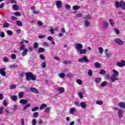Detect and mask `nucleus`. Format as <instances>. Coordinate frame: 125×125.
Wrapping results in <instances>:
<instances>
[{
  "label": "nucleus",
  "mask_w": 125,
  "mask_h": 125,
  "mask_svg": "<svg viewBox=\"0 0 125 125\" xmlns=\"http://www.w3.org/2000/svg\"><path fill=\"white\" fill-rule=\"evenodd\" d=\"M26 80L27 81H36L37 77L35 75H33L32 73H25Z\"/></svg>",
  "instance_id": "1"
},
{
  "label": "nucleus",
  "mask_w": 125,
  "mask_h": 125,
  "mask_svg": "<svg viewBox=\"0 0 125 125\" xmlns=\"http://www.w3.org/2000/svg\"><path fill=\"white\" fill-rule=\"evenodd\" d=\"M115 5L117 8L121 7L123 10H125V2L124 1H121L120 2L117 1L115 2Z\"/></svg>",
  "instance_id": "2"
},
{
  "label": "nucleus",
  "mask_w": 125,
  "mask_h": 125,
  "mask_svg": "<svg viewBox=\"0 0 125 125\" xmlns=\"http://www.w3.org/2000/svg\"><path fill=\"white\" fill-rule=\"evenodd\" d=\"M115 42L118 44V45H123L124 42V41H122L120 38H116L114 40Z\"/></svg>",
  "instance_id": "3"
},
{
  "label": "nucleus",
  "mask_w": 125,
  "mask_h": 125,
  "mask_svg": "<svg viewBox=\"0 0 125 125\" xmlns=\"http://www.w3.org/2000/svg\"><path fill=\"white\" fill-rule=\"evenodd\" d=\"M78 61L79 62H83H83H85V63H88L89 62V61H88V59H87V57L86 56H84L83 58H80L78 60Z\"/></svg>",
  "instance_id": "4"
},
{
  "label": "nucleus",
  "mask_w": 125,
  "mask_h": 125,
  "mask_svg": "<svg viewBox=\"0 0 125 125\" xmlns=\"http://www.w3.org/2000/svg\"><path fill=\"white\" fill-rule=\"evenodd\" d=\"M75 47L76 49L77 50V51H79L80 49H82V48L83 47V44L80 43H77L75 45Z\"/></svg>",
  "instance_id": "5"
},
{
  "label": "nucleus",
  "mask_w": 125,
  "mask_h": 125,
  "mask_svg": "<svg viewBox=\"0 0 125 125\" xmlns=\"http://www.w3.org/2000/svg\"><path fill=\"white\" fill-rule=\"evenodd\" d=\"M116 66L118 67H124L125 66V61H121V62H118L116 63Z\"/></svg>",
  "instance_id": "6"
},
{
  "label": "nucleus",
  "mask_w": 125,
  "mask_h": 125,
  "mask_svg": "<svg viewBox=\"0 0 125 125\" xmlns=\"http://www.w3.org/2000/svg\"><path fill=\"white\" fill-rule=\"evenodd\" d=\"M0 74L3 77L6 76V72H5V69H4V68L0 69Z\"/></svg>",
  "instance_id": "7"
},
{
  "label": "nucleus",
  "mask_w": 125,
  "mask_h": 125,
  "mask_svg": "<svg viewBox=\"0 0 125 125\" xmlns=\"http://www.w3.org/2000/svg\"><path fill=\"white\" fill-rule=\"evenodd\" d=\"M119 79L118 78L117 76H115L114 75H111L110 77V81L112 83H115L116 81H118Z\"/></svg>",
  "instance_id": "8"
},
{
  "label": "nucleus",
  "mask_w": 125,
  "mask_h": 125,
  "mask_svg": "<svg viewBox=\"0 0 125 125\" xmlns=\"http://www.w3.org/2000/svg\"><path fill=\"white\" fill-rule=\"evenodd\" d=\"M108 26H109V23L107 21H104L103 22V27L104 29H108Z\"/></svg>",
  "instance_id": "9"
},
{
  "label": "nucleus",
  "mask_w": 125,
  "mask_h": 125,
  "mask_svg": "<svg viewBox=\"0 0 125 125\" xmlns=\"http://www.w3.org/2000/svg\"><path fill=\"white\" fill-rule=\"evenodd\" d=\"M80 107H81L82 109H85V108L87 107V104L85 102H82L81 103Z\"/></svg>",
  "instance_id": "10"
},
{
  "label": "nucleus",
  "mask_w": 125,
  "mask_h": 125,
  "mask_svg": "<svg viewBox=\"0 0 125 125\" xmlns=\"http://www.w3.org/2000/svg\"><path fill=\"white\" fill-rule=\"evenodd\" d=\"M78 52L79 54H84L87 52V50H86V49L82 48L78 51Z\"/></svg>",
  "instance_id": "11"
},
{
  "label": "nucleus",
  "mask_w": 125,
  "mask_h": 125,
  "mask_svg": "<svg viewBox=\"0 0 125 125\" xmlns=\"http://www.w3.org/2000/svg\"><path fill=\"white\" fill-rule=\"evenodd\" d=\"M119 118L122 119L124 116V110H120L118 112Z\"/></svg>",
  "instance_id": "12"
},
{
  "label": "nucleus",
  "mask_w": 125,
  "mask_h": 125,
  "mask_svg": "<svg viewBox=\"0 0 125 125\" xmlns=\"http://www.w3.org/2000/svg\"><path fill=\"white\" fill-rule=\"evenodd\" d=\"M56 6L57 8H61V7H62V3L61 2V1H56Z\"/></svg>",
  "instance_id": "13"
},
{
  "label": "nucleus",
  "mask_w": 125,
  "mask_h": 125,
  "mask_svg": "<svg viewBox=\"0 0 125 125\" xmlns=\"http://www.w3.org/2000/svg\"><path fill=\"white\" fill-rule=\"evenodd\" d=\"M30 91H32V92H34V93H39V90H38V89L35 87H31L30 88Z\"/></svg>",
  "instance_id": "14"
},
{
  "label": "nucleus",
  "mask_w": 125,
  "mask_h": 125,
  "mask_svg": "<svg viewBox=\"0 0 125 125\" xmlns=\"http://www.w3.org/2000/svg\"><path fill=\"white\" fill-rule=\"evenodd\" d=\"M112 72L113 73V74L112 76H115V77H118V76L120 75V73L119 72L115 69L112 70Z\"/></svg>",
  "instance_id": "15"
},
{
  "label": "nucleus",
  "mask_w": 125,
  "mask_h": 125,
  "mask_svg": "<svg viewBox=\"0 0 125 125\" xmlns=\"http://www.w3.org/2000/svg\"><path fill=\"white\" fill-rule=\"evenodd\" d=\"M84 26L86 27H89L90 26V22L88 21H84Z\"/></svg>",
  "instance_id": "16"
},
{
  "label": "nucleus",
  "mask_w": 125,
  "mask_h": 125,
  "mask_svg": "<svg viewBox=\"0 0 125 125\" xmlns=\"http://www.w3.org/2000/svg\"><path fill=\"white\" fill-rule=\"evenodd\" d=\"M75 111H76V108L72 107L70 109L69 113L71 114V115H74V114H75Z\"/></svg>",
  "instance_id": "17"
},
{
  "label": "nucleus",
  "mask_w": 125,
  "mask_h": 125,
  "mask_svg": "<svg viewBox=\"0 0 125 125\" xmlns=\"http://www.w3.org/2000/svg\"><path fill=\"white\" fill-rule=\"evenodd\" d=\"M20 103H21V104H23V105H25V104H27V103H28V100L25 99H21L20 101Z\"/></svg>",
  "instance_id": "18"
},
{
  "label": "nucleus",
  "mask_w": 125,
  "mask_h": 125,
  "mask_svg": "<svg viewBox=\"0 0 125 125\" xmlns=\"http://www.w3.org/2000/svg\"><path fill=\"white\" fill-rule=\"evenodd\" d=\"M83 19H84L85 21L90 20L91 19V17L89 15H87L83 17Z\"/></svg>",
  "instance_id": "19"
},
{
  "label": "nucleus",
  "mask_w": 125,
  "mask_h": 125,
  "mask_svg": "<svg viewBox=\"0 0 125 125\" xmlns=\"http://www.w3.org/2000/svg\"><path fill=\"white\" fill-rule=\"evenodd\" d=\"M51 110V108H50L49 107H47L45 108V109L44 110V112L46 114H49V113H50Z\"/></svg>",
  "instance_id": "20"
},
{
  "label": "nucleus",
  "mask_w": 125,
  "mask_h": 125,
  "mask_svg": "<svg viewBox=\"0 0 125 125\" xmlns=\"http://www.w3.org/2000/svg\"><path fill=\"white\" fill-rule=\"evenodd\" d=\"M13 10H19L20 9L19 5L14 4V5H13Z\"/></svg>",
  "instance_id": "21"
},
{
  "label": "nucleus",
  "mask_w": 125,
  "mask_h": 125,
  "mask_svg": "<svg viewBox=\"0 0 125 125\" xmlns=\"http://www.w3.org/2000/svg\"><path fill=\"white\" fill-rule=\"evenodd\" d=\"M28 53V49H24L23 52H22L21 54L22 55L24 56H26Z\"/></svg>",
  "instance_id": "22"
},
{
  "label": "nucleus",
  "mask_w": 125,
  "mask_h": 125,
  "mask_svg": "<svg viewBox=\"0 0 125 125\" xmlns=\"http://www.w3.org/2000/svg\"><path fill=\"white\" fill-rule=\"evenodd\" d=\"M102 81V78H96L95 82L96 83H101Z\"/></svg>",
  "instance_id": "23"
},
{
  "label": "nucleus",
  "mask_w": 125,
  "mask_h": 125,
  "mask_svg": "<svg viewBox=\"0 0 125 125\" xmlns=\"http://www.w3.org/2000/svg\"><path fill=\"white\" fill-rule=\"evenodd\" d=\"M118 105L120 108H125V104L124 103H118Z\"/></svg>",
  "instance_id": "24"
},
{
  "label": "nucleus",
  "mask_w": 125,
  "mask_h": 125,
  "mask_svg": "<svg viewBox=\"0 0 125 125\" xmlns=\"http://www.w3.org/2000/svg\"><path fill=\"white\" fill-rule=\"evenodd\" d=\"M94 66H95V68L101 67V64L98 62H96L94 64Z\"/></svg>",
  "instance_id": "25"
},
{
  "label": "nucleus",
  "mask_w": 125,
  "mask_h": 125,
  "mask_svg": "<svg viewBox=\"0 0 125 125\" xmlns=\"http://www.w3.org/2000/svg\"><path fill=\"white\" fill-rule=\"evenodd\" d=\"M58 91H59L60 93L62 94L64 93V88L63 87H59L58 89Z\"/></svg>",
  "instance_id": "26"
},
{
  "label": "nucleus",
  "mask_w": 125,
  "mask_h": 125,
  "mask_svg": "<svg viewBox=\"0 0 125 125\" xmlns=\"http://www.w3.org/2000/svg\"><path fill=\"white\" fill-rule=\"evenodd\" d=\"M29 107H31V104H28L22 108L23 111H26V110H27V108Z\"/></svg>",
  "instance_id": "27"
},
{
  "label": "nucleus",
  "mask_w": 125,
  "mask_h": 125,
  "mask_svg": "<svg viewBox=\"0 0 125 125\" xmlns=\"http://www.w3.org/2000/svg\"><path fill=\"white\" fill-rule=\"evenodd\" d=\"M54 31H58V28L57 27L54 29H53V28H51L50 33L52 34V35L54 34Z\"/></svg>",
  "instance_id": "28"
},
{
  "label": "nucleus",
  "mask_w": 125,
  "mask_h": 125,
  "mask_svg": "<svg viewBox=\"0 0 125 125\" xmlns=\"http://www.w3.org/2000/svg\"><path fill=\"white\" fill-rule=\"evenodd\" d=\"M107 84H108V83H107V82L104 81L101 83V86L102 87H104V86H106V85H107Z\"/></svg>",
  "instance_id": "29"
},
{
  "label": "nucleus",
  "mask_w": 125,
  "mask_h": 125,
  "mask_svg": "<svg viewBox=\"0 0 125 125\" xmlns=\"http://www.w3.org/2000/svg\"><path fill=\"white\" fill-rule=\"evenodd\" d=\"M34 48L35 49H37V48H39V43L35 42L34 43V46H33Z\"/></svg>",
  "instance_id": "30"
},
{
  "label": "nucleus",
  "mask_w": 125,
  "mask_h": 125,
  "mask_svg": "<svg viewBox=\"0 0 125 125\" xmlns=\"http://www.w3.org/2000/svg\"><path fill=\"white\" fill-rule=\"evenodd\" d=\"M47 106V105L45 104H42L40 106V110H42V109H44V108H46Z\"/></svg>",
  "instance_id": "31"
},
{
  "label": "nucleus",
  "mask_w": 125,
  "mask_h": 125,
  "mask_svg": "<svg viewBox=\"0 0 125 125\" xmlns=\"http://www.w3.org/2000/svg\"><path fill=\"white\" fill-rule=\"evenodd\" d=\"M44 51H45V50L43 48H39L38 49V52L39 53H42V52H44Z\"/></svg>",
  "instance_id": "32"
},
{
  "label": "nucleus",
  "mask_w": 125,
  "mask_h": 125,
  "mask_svg": "<svg viewBox=\"0 0 125 125\" xmlns=\"http://www.w3.org/2000/svg\"><path fill=\"white\" fill-rule=\"evenodd\" d=\"M23 96H24V92H20L19 94V98L21 99V98H23Z\"/></svg>",
  "instance_id": "33"
},
{
  "label": "nucleus",
  "mask_w": 125,
  "mask_h": 125,
  "mask_svg": "<svg viewBox=\"0 0 125 125\" xmlns=\"http://www.w3.org/2000/svg\"><path fill=\"white\" fill-rule=\"evenodd\" d=\"M11 99H12L13 101H16V100H17V96L16 95L12 96L11 98Z\"/></svg>",
  "instance_id": "34"
},
{
  "label": "nucleus",
  "mask_w": 125,
  "mask_h": 125,
  "mask_svg": "<svg viewBox=\"0 0 125 125\" xmlns=\"http://www.w3.org/2000/svg\"><path fill=\"white\" fill-rule=\"evenodd\" d=\"M17 67H18V65L16 63H14L10 66V68L11 69H12L13 68H17Z\"/></svg>",
  "instance_id": "35"
},
{
  "label": "nucleus",
  "mask_w": 125,
  "mask_h": 125,
  "mask_svg": "<svg viewBox=\"0 0 125 125\" xmlns=\"http://www.w3.org/2000/svg\"><path fill=\"white\" fill-rule=\"evenodd\" d=\"M109 21L111 26H114L115 25V22H114V20L111 19L109 20Z\"/></svg>",
  "instance_id": "36"
},
{
  "label": "nucleus",
  "mask_w": 125,
  "mask_h": 125,
  "mask_svg": "<svg viewBox=\"0 0 125 125\" xmlns=\"http://www.w3.org/2000/svg\"><path fill=\"white\" fill-rule=\"evenodd\" d=\"M88 75L89 77H92V75H93V73H92V70L90 69L88 70Z\"/></svg>",
  "instance_id": "37"
},
{
  "label": "nucleus",
  "mask_w": 125,
  "mask_h": 125,
  "mask_svg": "<svg viewBox=\"0 0 125 125\" xmlns=\"http://www.w3.org/2000/svg\"><path fill=\"white\" fill-rule=\"evenodd\" d=\"M42 45H43V46H46L47 47H49V46H50V45L47 42H44Z\"/></svg>",
  "instance_id": "38"
},
{
  "label": "nucleus",
  "mask_w": 125,
  "mask_h": 125,
  "mask_svg": "<svg viewBox=\"0 0 125 125\" xmlns=\"http://www.w3.org/2000/svg\"><path fill=\"white\" fill-rule=\"evenodd\" d=\"M17 25L18 26H20V27H21V26H22L23 23H22L21 21H17Z\"/></svg>",
  "instance_id": "39"
},
{
  "label": "nucleus",
  "mask_w": 125,
  "mask_h": 125,
  "mask_svg": "<svg viewBox=\"0 0 125 125\" xmlns=\"http://www.w3.org/2000/svg\"><path fill=\"white\" fill-rule=\"evenodd\" d=\"M25 47H26V46L25 45H21L20 47V50L21 51H22V50H24V49H25Z\"/></svg>",
  "instance_id": "40"
},
{
  "label": "nucleus",
  "mask_w": 125,
  "mask_h": 125,
  "mask_svg": "<svg viewBox=\"0 0 125 125\" xmlns=\"http://www.w3.org/2000/svg\"><path fill=\"white\" fill-rule=\"evenodd\" d=\"M65 8L66 10H70V9H71V6H70L69 4H66L65 5Z\"/></svg>",
  "instance_id": "41"
},
{
  "label": "nucleus",
  "mask_w": 125,
  "mask_h": 125,
  "mask_svg": "<svg viewBox=\"0 0 125 125\" xmlns=\"http://www.w3.org/2000/svg\"><path fill=\"white\" fill-rule=\"evenodd\" d=\"M59 77L62 79H63V78H65V74L64 73H61L59 74Z\"/></svg>",
  "instance_id": "42"
},
{
  "label": "nucleus",
  "mask_w": 125,
  "mask_h": 125,
  "mask_svg": "<svg viewBox=\"0 0 125 125\" xmlns=\"http://www.w3.org/2000/svg\"><path fill=\"white\" fill-rule=\"evenodd\" d=\"M80 6H77V5L74 6L73 7V10H78V9H80Z\"/></svg>",
  "instance_id": "43"
},
{
  "label": "nucleus",
  "mask_w": 125,
  "mask_h": 125,
  "mask_svg": "<svg viewBox=\"0 0 125 125\" xmlns=\"http://www.w3.org/2000/svg\"><path fill=\"white\" fill-rule=\"evenodd\" d=\"M39 110V107L38 106H35L32 109V112H36V111H38Z\"/></svg>",
  "instance_id": "44"
},
{
  "label": "nucleus",
  "mask_w": 125,
  "mask_h": 125,
  "mask_svg": "<svg viewBox=\"0 0 125 125\" xmlns=\"http://www.w3.org/2000/svg\"><path fill=\"white\" fill-rule=\"evenodd\" d=\"M16 84H13V85H12L11 86H10V89H15V88H16Z\"/></svg>",
  "instance_id": "45"
},
{
  "label": "nucleus",
  "mask_w": 125,
  "mask_h": 125,
  "mask_svg": "<svg viewBox=\"0 0 125 125\" xmlns=\"http://www.w3.org/2000/svg\"><path fill=\"white\" fill-rule=\"evenodd\" d=\"M4 28H8L9 27V24L7 22H4L3 24Z\"/></svg>",
  "instance_id": "46"
},
{
  "label": "nucleus",
  "mask_w": 125,
  "mask_h": 125,
  "mask_svg": "<svg viewBox=\"0 0 125 125\" xmlns=\"http://www.w3.org/2000/svg\"><path fill=\"white\" fill-rule=\"evenodd\" d=\"M33 117H34V118H38V117H39V112H36L34 113Z\"/></svg>",
  "instance_id": "47"
},
{
  "label": "nucleus",
  "mask_w": 125,
  "mask_h": 125,
  "mask_svg": "<svg viewBox=\"0 0 125 125\" xmlns=\"http://www.w3.org/2000/svg\"><path fill=\"white\" fill-rule=\"evenodd\" d=\"M14 14L15 15V16H21V13L18 12H16L14 13Z\"/></svg>",
  "instance_id": "48"
},
{
  "label": "nucleus",
  "mask_w": 125,
  "mask_h": 125,
  "mask_svg": "<svg viewBox=\"0 0 125 125\" xmlns=\"http://www.w3.org/2000/svg\"><path fill=\"white\" fill-rule=\"evenodd\" d=\"M18 106H17V105L15 104L13 105V110H14V111H16V110H18Z\"/></svg>",
  "instance_id": "49"
},
{
  "label": "nucleus",
  "mask_w": 125,
  "mask_h": 125,
  "mask_svg": "<svg viewBox=\"0 0 125 125\" xmlns=\"http://www.w3.org/2000/svg\"><path fill=\"white\" fill-rule=\"evenodd\" d=\"M99 51L101 54H102L103 53V48L100 47L99 48Z\"/></svg>",
  "instance_id": "50"
},
{
  "label": "nucleus",
  "mask_w": 125,
  "mask_h": 125,
  "mask_svg": "<svg viewBox=\"0 0 125 125\" xmlns=\"http://www.w3.org/2000/svg\"><path fill=\"white\" fill-rule=\"evenodd\" d=\"M74 104L76 106H77V107H81V103H79L77 102H75L74 103Z\"/></svg>",
  "instance_id": "51"
},
{
  "label": "nucleus",
  "mask_w": 125,
  "mask_h": 125,
  "mask_svg": "<svg viewBox=\"0 0 125 125\" xmlns=\"http://www.w3.org/2000/svg\"><path fill=\"white\" fill-rule=\"evenodd\" d=\"M105 73H106V71H105V70H104V69H102L100 71V74L101 75H104L105 74Z\"/></svg>",
  "instance_id": "52"
},
{
  "label": "nucleus",
  "mask_w": 125,
  "mask_h": 125,
  "mask_svg": "<svg viewBox=\"0 0 125 125\" xmlns=\"http://www.w3.org/2000/svg\"><path fill=\"white\" fill-rule=\"evenodd\" d=\"M45 37H46V35H39L38 36V38L39 39H44Z\"/></svg>",
  "instance_id": "53"
},
{
  "label": "nucleus",
  "mask_w": 125,
  "mask_h": 125,
  "mask_svg": "<svg viewBox=\"0 0 125 125\" xmlns=\"http://www.w3.org/2000/svg\"><path fill=\"white\" fill-rule=\"evenodd\" d=\"M11 57H12L13 60H15V59H16V55L14 54H12L11 55Z\"/></svg>",
  "instance_id": "54"
},
{
  "label": "nucleus",
  "mask_w": 125,
  "mask_h": 125,
  "mask_svg": "<svg viewBox=\"0 0 125 125\" xmlns=\"http://www.w3.org/2000/svg\"><path fill=\"white\" fill-rule=\"evenodd\" d=\"M47 40L50 41V42H53V38L51 36L47 37Z\"/></svg>",
  "instance_id": "55"
},
{
  "label": "nucleus",
  "mask_w": 125,
  "mask_h": 125,
  "mask_svg": "<svg viewBox=\"0 0 125 125\" xmlns=\"http://www.w3.org/2000/svg\"><path fill=\"white\" fill-rule=\"evenodd\" d=\"M7 33L8 34V35H9V36H11L12 35H13V32H12V31H11V30H8L7 31Z\"/></svg>",
  "instance_id": "56"
},
{
  "label": "nucleus",
  "mask_w": 125,
  "mask_h": 125,
  "mask_svg": "<svg viewBox=\"0 0 125 125\" xmlns=\"http://www.w3.org/2000/svg\"><path fill=\"white\" fill-rule=\"evenodd\" d=\"M3 105L4 106H7L8 105V104H7V101H6V100H4L3 102Z\"/></svg>",
  "instance_id": "57"
},
{
  "label": "nucleus",
  "mask_w": 125,
  "mask_h": 125,
  "mask_svg": "<svg viewBox=\"0 0 125 125\" xmlns=\"http://www.w3.org/2000/svg\"><path fill=\"white\" fill-rule=\"evenodd\" d=\"M37 124V120L36 119H34L32 120V125H36Z\"/></svg>",
  "instance_id": "58"
},
{
  "label": "nucleus",
  "mask_w": 125,
  "mask_h": 125,
  "mask_svg": "<svg viewBox=\"0 0 125 125\" xmlns=\"http://www.w3.org/2000/svg\"><path fill=\"white\" fill-rule=\"evenodd\" d=\"M77 83H78V84H82V83H83V82L81 79H78L77 80Z\"/></svg>",
  "instance_id": "59"
},
{
  "label": "nucleus",
  "mask_w": 125,
  "mask_h": 125,
  "mask_svg": "<svg viewBox=\"0 0 125 125\" xmlns=\"http://www.w3.org/2000/svg\"><path fill=\"white\" fill-rule=\"evenodd\" d=\"M40 57L42 60H44V59H45V57L42 54H41Z\"/></svg>",
  "instance_id": "60"
},
{
  "label": "nucleus",
  "mask_w": 125,
  "mask_h": 125,
  "mask_svg": "<svg viewBox=\"0 0 125 125\" xmlns=\"http://www.w3.org/2000/svg\"><path fill=\"white\" fill-rule=\"evenodd\" d=\"M96 104H98V105H102L103 104V102L102 101H97Z\"/></svg>",
  "instance_id": "61"
},
{
  "label": "nucleus",
  "mask_w": 125,
  "mask_h": 125,
  "mask_svg": "<svg viewBox=\"0 0 125 125\" xmlns=\"http://www.w3.org/2000/svg\"><path fill=\"white\" fill-rule=\"evenodd\" d=\"M114 31L116 34H117V35H119V34H120V31H119V29L115 28L114 29Z\"/></svg>",
  "instance_id": "62"
},
{
  "label": "nucleus",
  "mask_w": 125,
  "mask_h": 125,
  "mask_svg": "<svg viewBox=\"0 0 125 125\" xmlns=\"http://www.w3.org/2000/svg\"><path fill=\"white\" fill-rule=\"evenodd\" d=\"M0 37L1 38H4V37H5L4 33H3V32L0 33Z\"/></svg>",
  "instance_id": "63"
},
{
  "label": "nucleus",
  "mask_w": 125,
  "mask_h": 125,
  "mask_svg": "<svg viewBox=\"0 0 125 125\" xmlns=\"http://www.w3.org/2000/svg\"><path fill=\"white\" fill-rule=\"evenodd\" d=\"M3 61L4 62H8V61H9V60H8V58L5 57L3 59Z\"/></svg>",
  "instance_id": "64"
}]
</instances>
